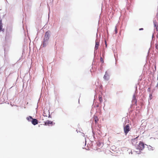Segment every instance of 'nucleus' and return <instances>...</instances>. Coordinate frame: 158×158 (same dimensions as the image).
Instances as JSON below:
<instances>
[{
    "mask_svg": "<svg viewBox=\"0 0 158 158\" xmlns=\"http://www.w3.org/2000/svg\"><path fill=\"white\" fill-rule=\"evenodd\" d=\"M45 124L46 125L49 126L50 125L54 124L55 123L53 122L52 121H47L45 122Z\"/></svg>",
    "mask_w": 158,
    "mask_h": 158,
    "instance_id": "obj_4",
    "label": "nucleus"
},
{
    "mask_svg": "<svg viewBox=\"0 0 158 158\" xmlns=\"http://www.w3.org/2000/svg\"><path fill=\"white\" fill-rule=\"evenodd\" d=\"M105 44H106V47H107V44H106V41H105Z\"/></svg>",
    "mask_w": 158,
    "mask_h": 158,
    "instance_id": "obj_15",
    "label": "nucleus"
},
{
    "mask_svg": "<svg viewBox=\"0 0 158 158\" xmlns=\"http://www.w3.org/2000/svg\"><path fill=\"white\" fill-rule=\"evenodd\" d=\"M99 45V42L98 40H96L95 41V45L94 49L95 50H97L98 48Z\"/></svg>",
    "mask_w": 158,
    "mask_h": 158,
    "instance_id": "obj_6",
    "label": "nucleus"
},
{
    "mask_svg": "<svg viewBox=\"0 0 158 158\" xmlns=\"http://www.w3.org/2000/svg\"><path fill=\"white\" fill-rule=\"evenodd\" d=\"M94 122H95V123H97V122L98 121V118L97 116H95V115L94 116Z\"/></svg>",
    "mask_w": 158,
    "mask_h": 158,
    "instance_id": "obj_8",
    "label": "nucleus"
},
{
    "mask_svg": "<svg viewBox=\"0 0 158 158\" xmlns=\"http://www.w3.org/2000/svg\"><path fill=\"white\" fill-rule=\"evenodd\" d=\"M137 138L132 140V143L133 145L135 146V147L139 151L142 150L144 148V144L141 141H140L138 144L137 143Z\"/></svg>",
    "mask_w": 158,
    "mask_h": 158,
    "instance_id": "obj_1",
    "label": "nucleus"
},
{
    "mask_svg": "<svg viewBox=\"0 0 158 158\" xmlns=\"http://www.w3.org/2000/svg\"><path fill=\"white\" fill-rule=\"evenodd\" d=\"M143 28H140V29H139V30H143Z\"/></svg>",
    "mask_w": 158,
    "mask_h": 158,
    "instance_id": "obj_16",
    "label": "nucleus"
},
{
    "mask_svg": "<svg viewBox=\"0 0 158 158\" xmlns=\"http://www.w3.org/2000/svg\"><path fill=\"white\" fill-rule=\"evenodd\" d=\"M99 100L100 102H102V99L101 95H99L98 97Z\"/></svg>",
    "mask_w": 158,
    "mask_h": 158,
    "instance_id": "obj_11",
    "label": "nucleus"
},
{
    "mask_svg": "<svg viewBox=\"0 0 158 158\" xmlns=\"http://www.w3.org/2000/svg\"><path fill=\"white\" fill-rule=\"evenodd\" d=\"M32 123L35 125L36 124H37L38 123V120L35 118H33L32 119L31 121Z\"/></svg>",
    "mask_w": 158,
    "mask_h": 158,
    "instance_id": "obj_5",
    "label": "nucleus"
},
{
    "mask_svg": "<svg viewBox=\"0 0 158 158\" xmlns=\"http://www.w3.org/2000/svg\"><path fill=\"white\" fill-rule=\"evenodd\" d=\"M156 48L158 50V45L157 44H156Z\"/></svg>",
    "mask_w": 158,
    "mask_h": 158,
    "instance_id": "obj_14",
    "label": "nucleus"
},
{
    "mask_svg": "<svg viewBox=\"0 0 158 158\" xmlns=\"http://www.w3.org/2000/svg\"><path fill=\"white\" fill-rule=\"evenodd\" d=\"M123 120H124V121L123 123V130L125 135H126L131 129L130 127V123L127 122V120L125 118H123Z\"/></svg>",
    "mask_w": 158,
    "mask_h": 158,
    "instance_id": "obj_2",
    "label": "nucleus"
},
{
    "mask_svg": "<svg viewBox=\"0 0 158 158\" xmlns=\"http://www.w3.org/2000/svg\"><path fill=\"white\" fill-rule=\"evenodd\" d=\"M104 78L106 80H108L109 79V76L108 74L106 73V74L104 75Z\"/></svg>",
    "mask_w": 158,
    "mask_h": 158,
    "instance_id": "obj_7",
    "label": "nucleus"
},
{
    "mask_svg": "<svg viewBox=\"0 0 158 158\" xmlns=\"http://www.w3.org/2000/svg\"><path fill=\"white\" fill-rule=\"evenodd\" d=\"M115 33L117 34L118 32V31H117V27H115Z\"/></svg>",
    "mask_w": 158,
    "mask_h": 158,
    "instance_id": "obj_12",
    "label": "nucleus"
},
{
    "mask_svg": "<svg viewBox=\"0 0 158 158\" xmlns=\"http://www.w3.org/2000/svg\"><path fill=\"white\" fill-rule=\"evenodd\" d=\"M32 119V118L31 116H29L27 118V120L29 121H31Z\"/></svg>",
    "mask_w": 158,
    "mask_h": 158,
    "instance_id": "obj_9",
    "label": "nucleus"
},
{
    "mask_svg": "<svg viewBox=\"0 0 158 158\" xmlns=\"http://www.w3.org/2000/svg\"><path fill=\"white\" fill-rule=\"evenodd\" d=\"M100 60H101V62H102V63L103 62H104L103 60V59H102V58L101 57V58H100Z\"/></svg>",
    "mask_w": 158,
    "mask_h": 158,
    "instance_id": "obj_13",
    "label": "nucleus"
},
{
    "mask_svg": "<svg viewBox=\"0 0 158 158\" xmlns=\"http://www.w3.org/2000/svg\"><path fill=\"white\" fill-rule=\"evenodd\" d=\"M2 20H0V31H2Z\"/></svg>",
    "mask_w": 158,
    "mask_h": 158,
    "instance_id": "obj_10",
    "label": "nucleus"
},
{
    "mask_svg": "<svg viewBox=\"0 0 158 158\" xmlns=\"http://www.w3.org/2000/svg\"><path fill=\"white\" fill-rule=\"evenodd\" d=\"M49 32L48 31H47L45 32L44 38V42L43 44V47H45L47 44V41L49 39Z\"/></svg>",
    "mask_w": 158,
    "mask_h": 158,
    "instance_id": "obj_3",
    "label": "nucleus"
}]
</instances>
